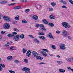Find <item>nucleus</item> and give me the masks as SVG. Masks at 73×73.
Masks as SVG:
<instances>
[{
	"instance_id": "1",
	"label": "nucleus",
	"mask_w": 73,
	"mask_h": 73,
	"mask_svg": "<svg viewBox=\"0 0 73 73\" xmlns=\"http://www.w3.org/2000/svg\"><path fill=\"white\" fill-rule=\"evenodd\" d=\"M17 34V33L14 32H13L12 34L9 33L7 35V36L10 37H14V40L15 41H19V38H20V35H16Z\"/></svg>"
},
{
	"instance_id": "2",
	"label": "nucleus",
	"mask_w": 73,
	"mask_h": 73,
	"mask_svg": "<svg viewBox=\"0 0 73 73\" xmlns=\"http://www.w3.org/2000/svg\"><path fill=\"white\" fill-rule=\"evenodd\" d=\"M22 70L23 71H25V73H31L29 68L24 67L22 69Z\"/></svg>"
},
{
	"instance_id": "3",
	"label": "nucleus",
	"mask_w": 73,
	"mask_h": 73,
	"mask_svg": "<svg viewBox=\"0 0 73 73\" xmlns=\"http://www.w3.org/2000/svg\"><path fill=\"white\" fill-rule=\"evenodd\" d=\"M3 18L5 21H12V19L9 17L8 16H4Z\"/></svg>"
},
{
	"instance_id": "4",
	"label": "nucleus",
	"mask_w": 73,
	"mask_h": 73,
	"mask_svg": "<svg viewBox=\"0 0 73 73\" xmlns=\"http://www.w3.org/2000/svg\"><path fill=\"white\" fill-rule=\"evenodd\" d=\"M10 25L9 23H6L5 24V25L4 26V28L6 29H8L10 28Z\"/></svg>"
},
{
	"instance_id": "5",
	"label": "nucleus",
	"mask_w": 73,
	"mask_h": 73,
	"mask_svg": "<svg viewBox=\"0 0 73 73\" xmlns=\"http://www.w3.org/2000/svg\"><path fill=\"white\" fill-rule=\"evenodd\" d=\"M60 49L62 50H65L66 49V47L65 44H60Z\"/></svg>"
},
{
	"instance_id": "6",
	"label": "nucleus",
	"mask_w": 73,
	"mask_h": 73,
	"mask_svg": "<svg viewBox=\"0 0 73 73\" xmlns=\"http://www.w3.org/2000/svg\"><path fill=\"white\" fill-rule=\"evenodd\" d=\"M39 27L41 29H42L43 31H46V29H45V26L44 25H43L42 24H40L39 25Z\"/></svg>"
},
{
	"instance_id": "7",
	"label": "nucleus",
	"mask_w": 73,
	"mask_h": 73,
	"mask_svg": "<svg viewBox=\"0 0 73 73\" xmlns=\"http://www.w3.org/2000/svg\"><path fill=\"white\" fill-rule=\"evenodd\" d=\"M62 35L64 37H66L68 36V33H67V31L65 30H63L62 32Z\"/></svg>"
},
{
	"instance_id": "8",
	"label": "nucleus",
	"mask_w": 73,
	"mask_h": 73,
	"mask_svg": "<svg viewBox=\"0 0 73 73\" xmlns=\"http://www.w3.org/2000/svg\"><path fill=\"white\" fill-rule=\"evenodd\" d=\"M32 53L33 56H34L35 57H36V58L38 56V54L35 51H33Z\"/></svg>"
},
{
	"instance_id": "9",
	"label": "nucleus",
	"mask_w": 73,
	"mask_h": 73,
	"mask_svg": "<svg viewBox=\"0 0 73 73\" xmlns=\"http://www.w3.org/2000/svg\"><path fill=\"white\" fill-rule=\"evenodd\" d=\"M31 54H32V52L30 50H28L26 53V56L27 57H30L31 56Z\"/></svg>"
},
{
	"instance_id": "10",
	"label": "nucleus",
	"mask_w": 73,
	"mask_h": 73,
	"mask_svg": "<svg viewBox=\"0 0 73 73\" xmlns=\"http://www.w3.org/2000/svg\"><path fill=\"white\" fill-rule=\"evenodd\" d=\"M1 66L2 68H5V65L3 64H0V71H2V69Z\"/></svg>"
},
{
	"instance_id": "11",
	"label": "nucleus",
	"mask_w": 73,
	"mask_h": 73,
	"mask_svg": "<svg viewBox=\"0 0 73 73\" xmlns=\"http://www.w3.org/2000/svg\"><path fill=\"white\" fill-rule=\"evenodd\" d=\"M32 17L34 20H36V21H37V20L38 19V16L36 15H34Z\"/></svg>"
},
{
	"instance_id": "12",
	"label": "nucleus",
	"mask_w": 73,
	"mask_h": 73,
	"mask_svg": "<svg viewBox=\"0 0 73 73\" xmlns=\"http://www.w3.org/2000/svg\"><path fill=\"white\" fill-rule=\"evenodd\" d=\"M41 53L42 54L43 56L44 57H46L47 56V54H46V52L44 51H41Z\"/></svg>"
},
{
	"instance_id": "13",
	"label": "nucleus",
	"mask_w": 73,
	"mask_h": 73,
	"mask_svg": "<svg viewBox=\"0 0 73 73\" xmlns=\"http://www.w3.org/2000/svg\"><path fill=\"white\" fill-rule=\"evenodd\" d=\"M48 36H49V37L50 38H52V39H54V37L52 36V35L51 33H49L48 34Z\"/></svg>"
},
{
	"instance_id": "14",
	"label": "nucleus",
	"mask_w": 73,
	"mask_h": 73,
	"mask_svg": "<svg viewBox=\"0 0 73 73\" xmlns=\"http://www.w3.org/2000/svg\"><path fill=\"white\" fill-rule=\"evenodd\" d=\"M59 71L61 73H65V70L63 69H60L59 70Z\"/></svg>"
},
{
	"instance_id": "15",
	"label": "nucleus",
	"mask_w": 73,
	"mask_h": 73,
	"mask_svg": "<svg viewBox=\"0 0 73 73\" xmlns=\"http://www.w3.org/2000/svg\"><path fill=\"white\" fill-rule=\"evenodd\" d=\"M38 37L40 39H41L42 40H44L45 38V37L44 36H38Z\"/></svg>"
},
{
	"instance_id": "16",
	"label": "nucleus",
	"mask_w": 73,
	"mask_h": 73,
	"mask_svg": "<svg viewBox=\"0 0 73 73\" xmlns=\"http://www.w3.org/2000/svg\"><path fill=\"white\" fill-rule=\"evenodd\" d=\"M64 28H66V29H68V28H70V25H69V24L67 23L66 25L65 26Z\"/></svg>"
},
{
	"instance_id": "17",
	"label": "nucleus",
	"mask_w": 73,
	"mask_h": 73,
	"mask_svg": "<svg viewBox=\"0 0 73 73\" xmlns=\"http://www.w3.org/2000/svg\"><path fill=\"white\" fill-rule=\"evenodd\" d=\"M43 22L44 23V24H48V22L45 19H44L42 20Z\"/></svg>"
},
{
	"instance_id": "18",
	"label": "nucleus",
	"mask_w": 73,
	"mask_h": 73,
	"mask_svg": "<svg viewBox=\"0 0 73 73\" xmlns=\"http://www.w3.org/2000/svg\"><path fill=\"white\" fill-rule=\"evenodd\" d=\"M61 2L63 4H65V5L67 4V2L65 1H64L62 0H61Z\"/></svg>"
},
{
	"instance_id": "19",
	"label": "nucleus",
	"mask_w": 73,
	"mask_h": 73,
	"mask_svg": "<svg viewBox=\"0 0 73 73\" xmlns=\"http://www.w3.org/2000/svg\"><path fill=\"white\" fill-rule=\"evenodd\" d=\"M68 23L67 22H63L62 23V25L64 27L66 25V24Z\"/></svg>"
},
{
	"instance_id": "20",
	"label": "nucleus",
	"mask_w": 73,
	"mask_h": 73,
	"mask_svg": "<svg viewBox=\"0 0 73 73\" xmlns=\"http://www.w3.org/2000/svg\"><path fill=\"white\" fill-rule=\"evenodd\" d=\"M20 8H21V7L19 6H16L14 7V9H19Z\"/></svg>"
},
{
	"instance_id": "21",
	"label": "nucleus",
	"mask_w": 73,
	"mask_h": 73,
	"mask_svg": "<svg viewBox=\"0 0 73 73\" xmlns=\"http://www.w3.org/2000/svg\"><path fill=\"white\" fill-rule=\"evenodd\" d=\"M36 58V59H37V60H42L43 59V58H42V57L38 56Z\"/></svg>"
},
{
	"instance_id": "22",
	"label": "nucleus",
	"mask_w": 73,
	"mask_h": 73,
	"mask_svg": "<svg viewBox=\"0 0 73 73\" xmlns=\"http://www.w3.org/2000/svg\"><path fill=\"white\" fill-rule=\"evenodd\" d=\"M56 3L54 2H52L51 3V5L52 7H55V5H56Z\"/></svg>"
},
{
	"instance_id": "23",
	"label": "nucleus",
	"mask_w": 73,
	"mask_h": 73,
	"mask_svg": "<svg viewBox=\"0 0 73 73\" xmlns=\"http://www.w3.org/2000/svg\"><path fill=\"white\" fill-rule=\"evenodd\" d=\"M48 25L52 27H54V24L52 23H48Z\"/></svg>"
},
{
	"instance_id": "24",
	"label": "nucleus",
	"mask_w": 73,
	"mask_h": 73,
	"mask_svg": "<svg viewBox=\"0 0 73 73\" xmlns=\"http://www.w3.org/2000/svg\"><path fill=\"white\" fill-rule=\"evenodd\" d=\"M8 3L7 1H4L2 2H1V4H6V3Z\"/></svg>"
},
{
	"instance_id": "25",
	"label": "nucleus",
	"mask_w": 73,
	"mask_h": 73,
	"mask_svg": "<svg viewBox=\"0 0 73 73\" xmlns=\"http://www.w3.org/2000/svg\"><path fill=\"white\" fill-rule=\"evenodd\" d=\"M49 17L50 19H54V17L53 15H50Z\"/></svg>"
},
{
	"instance_id": "26",
	"label": "nucleus",
	"mask_w": 73,
	"mask_h": 73,
	"mask_svg": "<svg viewBox=\"0 0 73 73\" xmlns=\"http://www.w3.org/2000/svg\"><path fill=\"white\" fill-rule=\"evenodd\" d=\"M19 19H20V17L18 16H16L15 17V19L16 20H19Z\"/></svg>"
},
{
	"instance_id": "27",
	"label": "nucleus",
	"mask_w": 73,
	"mask_h": 73,
	"mask_svg": "<svg viewBox=\"0 0 73 73\" xmlns=\"http://www.w3.org/2000/svg\"><path fill=\"white\" fill-rule=\"evenodd\" d=\"M21 38V39H23V38H24V34H22L20 36Z\"/></svg>"
},
{
	"instance_id": "28",
	"label": "nucleus",
	"mask_w": 73,
	"mask_h": 73,
	"mask_svg": "<svg viewBox=\"0 0 73 73\" xmlns=\"http://www.w3.org/2000/svg\"><path fill=\"white\" fill-rule=\"evenodd\" d=\"M30 11V9H27L25 10V13H28V12H29V11Z\"/></svg>"
},
{
	"instance_id": "29",
	"label": "nucleus",
	"mask_w": 73,
	"mask_h": 73,
	"mask_svg": "<svg viewBox=\"0 0 73 73\" xmlns=\"http://www.w3.org/2000/svg\"><path fill=\"white\" fill-rule=\"evenodd\" d=\"M12 56H9L7 57V60H11V59H12Z\"/></svg>"
},
{
	"instance_id": "30",
	"label": "nucleus",
	"mask_w": 73,
	"mask_h": 73,
	"mask_svg": "<svg viewBox=\"0 0 73 73\" xmlns=\"http://www.w3.org/2000/svg\"><path fill=\"white\" fill-rule=\"evenodd\" d=\"M67 69L69 70H71V71L73 72V69H72L71 68L69 67H68Z\"/></svg>"
},
{
	"instance_id": "31",
	"label": "nucleus",
	"mask_w": 73,
	"mask_h": 73,
	"mask_svg": "<svg viewBox=\"0 0 73 73\" xmlns=\"http://www.w3.org/2000/svg\"><path fill=\"white\" fill-rule=\"evenodd\" d=\"M22 23H25V24H26V23H27V21L25 20H22Z\"/></svg>"
},
{
	"instance_id": "32",
	"label": "nucleus",
	"mask_w": 73,
	"mask_h": 73,
	"mask_svg": "<svg viewBox=\"0 0 73 73\" xmlns=\"http://www.w3.org/2000/svg\"><path fill=\"white\" fill-rule=\"evenodd\" d=\"M13 30L16 32H19V30L16 28H14L13 29Z\"/></svg>"
},
{
	"instance_id": "33",
	"label": "nucleus",
	"mask_w": 73,
	"mask_h": 73,
	"mask_svg": "<svg viewBox=\"0 0 73 73\" xmlns=\"http://www.w3.org/2000/svg\"><path fill=\"white\" fill-rule=\"evenodd\" d=\"M24 61L25 63H28V60L27 59H24Z\"/></svg>"
},
{
	"instance_id": "34",
	"label": "nucleus",
	"mask_w": 73,
	"mask_h": 73,
	"mask_svg": "<svg viewBox=\"0 0 73 73\" xmlns=\"http://www.w3.org/2000/svg\"><path fill=\"white\" fill-rule=\"evenodd\" d=\"M42 50H43V51H45V52H46L47 53H48V52H49V51H48V50L46 49H42Z\"/></svg>"
},
{
	"instance_id": "35",
	"label": "nucleus",
	"mask_w": 73,
	"mask_h": 73,
	"mask_svg": "<svg viewBox=\"0 0 73 73\" xmlns=\"http://www.w3.org/2000/svg\"><path fill=\"white\" fill-rule=\"evenodd\" d=\"M68 0L69 2L70 3V4H71L72 5H73V1H72V0Z\"/></svg>"
},
{
	"instance_id": "36",
	"label": "nucleus",
	"mask_w": 73,
	"mask_h": 73,
	"mask_svg": "<svg viewBox=\"0 0 73 73\" xmlns=\"http://www.w3.org/2000/svg\"><path fill=\"white\" fill-rule=\"evenodd\" d=\"M34 41H36V42H38H38H39V41H38V40L35 38V39H34Z\"/></svg>"
},
{
	"instance_id": "37",
	"label": "nucleus",
	"mask_w": 73,
	"mask_h": 73,
	"mask_svg": "<svg viewBox=\"0 0 73 73\" xmlns=\"http://www.w3.org/2000/svg\"><path fill=\"white\" fill-rule=\"evenodd\" d=\"M14 62L16 64H18V63L20 62V61L18 60H15L14 61Z\"/></svg>"
},
{
	"instance_id": "38",
	"label": "nucleus",
	"mask_w": 73,
	"mask_h": 73,
	"mask_svg": "<svg viewBox=\"0 0 73 73\" xmlns=\"http://www.w3.org/2000/svg\"><path fill=\"white\" fill-rule=\"evenodd\" d=\"M26 51H27V49H26V48H25V49L23 48V52L24 53H26Z\"/></svg>"
},
{
	"instance_id": "39",
	"label": "nucleus",
	"mask_w": 73,
	"mask_h": 73,
	"mask_svg": "<svg viewBox=\"0 0 73 73\" xmlns=\"http://www.w3.org/2000/svg\"><path fill=\"white\" fill-rule=\"evenodd\" d=\"M10 49L13 50H15V47H13V46H12L10 47Z\"/></svg>"
},
{
	"instance_id": "40",
	"label": "nucleus",
	"mask_w": 73,
	"mask_h": 73,
	"mask_svg": "<svg viewBox=\"0 0 73 73\" xmlns=\"http://www.w3.org/2000/svg\"><path fill=\"white\" fill-rule=\"evenodd\" d=\"M51 48H52V49H56V47L55 46H54V45H52Z\"/></svg>"
},
{
	"instance_id": "41",
	"label": "nucleus",
	"mask_w": 73,
	"mask_h": 73,
	"mask_svg": "<svg viewBox=\"0 0 73 73\" xmlns=\"http://www.w3.org/2000/svg\"><path fill=\"white\" fill-rule=\"evenodd\" d=\"M66 60L67 61H68V62H70V58H67Z\"/></svg>"
},
{
	"instance_id": "42",
	"label": "nucleus",
	"mask_w": 73,
	"mask_h": 73,
	"mask_svg": "<svg viewBox=\"0 0 73 73\" xmlns=\"http://www.w3.org/2000/svg\"><path fill=\"white\" fill-rule=\"evenodd\" d=\"M38 35H44V33H38Z\"/></svg>"
},
{
	"instance_id": "43",
	"label": "nucleus",
	"mask_w": 73,
	"mask_h": 73,
	"mask_svg": "<svg viewBox=\"0 0 73 73\" xmlns=\"http://www.w3.org/2000/svg\"><path fill=\"white\" fill-rule=\"evenodd\" d=\"M49 11H53V9L52 8H50L49 9Z\"/></svg>"
},
{
	"instance_id": "44",
	"label": "nucleus",
	"mask_w": 73,
	"mask_h": 73,
	"mask_svg": "<svg viewBox=\"0 0 73 73\" xmlns=\"http://www.w3.org/2000/svg\"><path fill=\"white\" fill-rule=\"evenodd\" d=\"M5 46H7V47L8 48H9V45L7 44H5L4 45Z\"/></svg>"
},
{
	"instance_id": "45",
	"label": "nucleus",
	"mask_w": 73,
	"mask_h": 73,
	"mask_svg": "<svg viewBox=\"0 0 73 73\" xmlns=\"http://www.w3.org/2000/svg\"><path fill=\"white\" fill-rule=\"evenodd\" d=\"M62 8H65V9H67V7L64 5L62 6Z\"/></svg>"
},
{
	"instance_id": "46",
	"label": "nucleus",
	"mask_w": 73,
	"mask_h": 73,
	"mask_svg": "<svg viewBox=\"0 0 73 73\" xmlns=\"http://www.w3.org/2000/svg\"><path fill=\"white\" fill-rule=\"evenodd\" d=\"M57 62L58 64H61V62H62L61 61H57Z\"/></svg>"
},
{
	"instance_id": "47",
	"label": "nucleus",
	"mask_w": 73,
	"mask_h": 73,
	"mask_svg": "<svg viewBox=\"0 0 73 73\" xmlns=\"http://www.w3.org/2000/svg\"><path fill=\"white\" fill-rule=\"evenodd\" d=\"M16 3H11L10 4H9L8 5H9V6H11V5H15V4Z\"/></svg>"
},
{
	"instance_id": "48",
	"label": "nucleus",
	"mask_w": 73,
	"mask_h": 73,
	"mask_svg": "<svg viewBox=\"0 0 73 73\" xmlns=\"http://www.w3.org/2000/svg\"><path fill=\"white\" fill-rule=\"evenodd\" d=\"M5 33V31H1V34H4V33Z\"/></svg>"
},
{
	"instance_id": "49",
	"label": "nucleus",
	"mask_w": 73,
	"mask_h": 73,
	"mask_svg": "<svg viewBox=\"0 0 73 73\" xmlns=\"http://www.w3.org/2000/svg\"><path fill=\"white\" fill-rule=\"evenodd\" d=\"M56 33L59 34V33H61V31H56Z\"/></svg>"
},
{
	"instance_id": "50",
	"label": "nucleus",
	"mask_w": 73,
	"mask_h": 73,
	"mask_svg": "<svg viewBox=\"0 0 73 73\" xmlns=\"http://www.w3.org/2000/svg\"><path fill=\"white\" fill-rule=\"evenodd\" d=\"M68 38L69 40L72 39V37H70V36H68Z\"/></svg>"
},
{
	"instance_id": "51",
	"label": "nucleus",
	"mask_w": 73,
	"mask_h": 73,
	"mask_svg": "<svg viewBox=\"0 0 73 73\" xmlns=\"http://www.w3.org/2000/svg\"><path fill=\"white\" fill-rule=\"evenodd\" d=\"M36 27H37V28L38 27H40V24H36Z\"/></svg>"
},
{
	"instance_id": "52",
	"label": "nucleus",
	"mask_w": 73,
	"mask_h": 73,
	"mask_svg": "<svg viewBox=\"0 0 73 73\" xmlns=\"http://www.w3.org/2000/svg\"><path fill=\"white\" fill-rule=\"evenodd\" d=\"M22 2H27V0H21Z\"/></svg>"
},
{
	"instance_id": "53",
	"label": "nucleus",
	"mask_w": 73,
	"mask_h": 73,
	"mask_svg": "<svg viewBox=\"0 0 73 73\" xmlns=\"http://www.w3.org/2000/svg\"><path fill=\"white\" fill-rule=\"evenodd\" d=\"M28 36L31 37V38H34V37L31 35H29Z\"/></svg>"
},
{
	"instance_id": "54",
	"label": "nucleus",
	"mask_w": 73,
	"mask_h": 73,
	"mask_svg": "<svg viewBox=\"0 0 73 73\" xmlns=\"http://www.w3.org/2000/svg\"><path fill=\"white\" fill-rule=\"evenodd\" d=\"M40 65H42V64H45V63L42 62H41L40 63Z\"/></svg>"
},
{
	"instance_id": "55",
	"label": "nucleus",
	"mask_w": 73,
	"mask_h": 73,
	"mask_svg": "<svg viewBox=\"0 0 73 73\" xmlns=\"http://www.w3.org/2000/svg\"><path fill=\"white\" fill-rule=\"evenodd\" d=\"M12 70H9V72H10V73H12Z\"/></svg>"
},
{
	"instance_id": "56",
	"label": "nucleus",
	"mask_w": 73,
	"mask_h": 73,
	"mask_svg": "<svg viewBox=\"0 0 73 73\" xmlns=\"http://www.w3.org/2000/svg\"><path fill=\"white\" fill-rule=\"evenodd\" d=\"M0 39H2V36L1 35H0Z\"/></svg>"
},
{
	"instance_id": "57",
	"label": "nucleus",
	"mask_w": 73,
	"mask_h": 73,
	"mask_svg": "<svg viewBox=\"0 0 73 73\" xmlns=\"http://www.w3.org/2000/svg\"><path fill=\"white\" fill-rule=\"evenodd\" d=\"M49 55L50 56H53V54H49Z\"/></svg>"
},
{
	"instance_id": "58",
	"label": "nucleus",
	"mask_w": 73,
	"mask_h": 73,
	"mask_svg": "<svg viewBox=\"0 0 73 73\" xmlns=\"http://www.w3.org/2000/svg\"><path fill=\"white\" fill-rule=\"evenodd\" d=\"M11 73H15V72L13 71H11Z\"/></svg>"
},
{
	"instance_id": "59",
	"label": "nucleus",
	"mask_w": 73,
	"mask_h": 73,
	"mask_svg": "<svg viewBox=\"0 0 73 73\" xmlns=\"http://www.w3.org/2000/svg\"><path fill=\"white\" fill-rule=\"evenodd\" d=\"M57 57H58V58H61V57H60V56L59 55H58L57 56Z\"/></svg>"
},
{
	"instance_id": "60",
	"label": "nucleus",
	"mask_w": 73,
	"mask_h": 73,
	"mask_svg": "<svg viewBox=\"0 0 73 73\" xmlns=\"http://www.w3.org/2000/svg\"><path fill=\"white\" fill-rule=\"evenodd\" d=\"M13 24H15V21H13L12 22Z\"/></svg>"
},
{
	"instance_id": "61",
	"label": "nucleus",
	"mask_w": 73,
	"mask_h": 73,
	"mask_svg": "<svg viewBox=\"0 0 73 73\" xmlns=\"http://www.w3.org/2000/svg\"><path fill=\"white\" fill-rule=\"evenodd\" d=\"M2 61V60L1 59V58L0 57V62Z\"/></svg>"
},
{
	"instance_id": "62",
	"label": "nucleus",
	"mask_w": 73,
	"mask_h": 73,
	"mask_svg": "<svg viewBox=\"0 0 73 73\" xmlns=\"http://www.w3.org/2000/svg\"><path fill=\"white\" fill-rule=\"evenodd\" d=\"M39 7H40V8H41V5H39Z\"/></svg>"
},
{
	"instance_id": "63",
	"label": "nucleus",
	"mask_w": 73,
	"mask_h": 73,
	"mask_svg": "<svg viewBox=\"0 0 73 73\" xmlns=\"http://www.w3.org/2000/svg\"><path fill=\"white\" fill-rule=\"evenodd\" d=\"M7 44H9V42H7Z\"/></svg>"
},
{
	"instance_id": "64",
	"label": "nucleus",
	"mask_w": 73,
	"mask_h": 73,
	"mask_svg": "<svg viewBox=\"0 0 73 73\" xmlns=\"http://www.w3.org/2000/svg\"><path fill=\"white\" fill-rule=\"evenodd\" d=\"M71 59H72V61H73V57L72 58H71Z\"/></svg>"
}]
</instances>
